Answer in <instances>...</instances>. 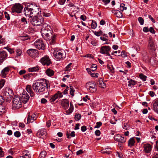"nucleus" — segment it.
I'll return each mask as SVG.
<instances>
[{
	"instance_id": "16",
	"label": "nucleus",
	"mask_w": 158,
	"mask_h": 158,
	"mask_svg": "<svg viewBox=\"0 0 158 158\" xmlns=\"http://www.w3.org/2000/svg\"><path fill=\"white\" fill-rule=\"evenodd\" d=\"M23 103L25 104L28 101L29 96L26 91L23 92L21 97Z\"/></svg>"
},
{
	"instance_id": "24",
	"label": "nucleus",
	"mask_w": 158,
	"mask_h": 158,
	"mask_svg": "<svg viewBox=\"0 0 158 158\" xmlns=\"http://www.w3.org/2000/svg\"><path fill=\"white\" fill-rule=\"evenodd\" d=\"M36 119V115L35 114H33L31 116L29 114L28 115V117L27 118V123L28 122L32 123Z\"/></svg>"
},
{
	"instance_id": "28",
	"label": "nucleus",
	"mask_w": 158,
	"mask_h": 158,
	"mask_svg": "<svg viewBox=\"0 0 158 158\" xmlns=\"http://www.w3.org/2000/svg\"><path fill=\"white\" fill-rule=\"evenodd\" d=\"M153 110L158 113V99H157L153 104Z\"/></svg>"
},
{
	"instance_id": "42",
	"label": "nucleus",
	"mask_w": 158,
	"mask_h": 158,
	"mask_svg": "<svg viewBox=\"0 0 158 158\" xmlns=\"http://www.w3.org/2000/svg\"><path fill=\"white\" fill-rule=\"evenodd\" d=\"M5 83V80L4 79H2L0 81V89L3 86Z\"/></svg>"
},
{
	"instance_id": "11",
	"label": "nucleus",
	"mask_w": 158,
	"mask_h": 158,
	"mask_svg": "<svg viewBox=\"0 0 158 158\" xmlns=\"http://www.w3.org/2000/svg\"><path fill=\"white\" fill-rule=\"evenodd\" d=\"M34 46L35 47L39 49L44 50L45 49V46L43 41L40 39H37L34 43Z\"/></svg>"
},
{
	"instance_id": "30",
	"label": "nucleus",
	"mask_w": 158,
	"mask_h": 158,
	"mask_svg": "<svg viewBox=\"0 0 158 158\" xmlns=\"http://www.w3.org/2000/svg\"><path fill=\"white\" fill-rule=\"evenodd\" d=\"M135 141L134 138L133 137L130 139L128 142V146L130 147L134 146Z\"/></svg>"
},
{
	"instance_id": "31",
	"label": "nucleus",
	"mask_w": 158,
	"mask_h": 158,
	"mask_svg": "<svg viewBox=\"0 0 158 158\" xmlns=\"http://www.w3.org/2000/svg\"><path fill=\"white\" fill-rule=\"evenodd\" d=\"M46 73L48 76L50 77H51L54 74V71L50 69H48L46 70Z\"/></svg>"
},
{
	"instance_id": "12",
	"label": "nucleus",
	"mask_w": 158,
	"mask_h": 158,
	"mask_svg": "<svg viewBox=\"0 0 158 158\" xmlns=\"http://www.w3.org/2000/svg\"><path fill=\"white\" fill-rule=\"evenodd\" d=\"M30 4L26 6L24 9L23 12L24 14L26 16L32 17V14L31 8L30 7Z\"/></svg>"
},
{
	"instance_id": "62",
	"label": "nucleus",
	"mask_w": 158,
	"mask_h": 158,
	"mask_svg": "<svg viewBox=\"0 0 158 158\" xmlns=\"http://www.w3.org/2000/svg\"><path fill=\"white\" fill-rule=\"evenodd\" d=\"M110 0H102V2L104 3L105 5H106L108 3H109L110 2Z\"/></svg>"
},
{
	"instance_id": "17",
	"label": "nucleus",
	"mask_w": 158,
	"mask_h": 158,
	"mask_svg": "<svg viewBox=\"0 0 158 158\" xmlns=\"http://www.w3.org/2000/svg\"><path fill=\"white\" fill-rule=\"evenodd\" d=\"M38 136L40 138H43L47 135V132L45 129H40L37 132Z\"/></svg>"
},
{
	"instance_id": "59",
	"label": "nucleus",
	"mask_w": 158,
	"mask_h": 158,
	"mask_svg": "<svg viewBox=\"0 0 158 158\" xmlns=\"http://www.w3.org/2000/svg\"><path fill=\"white\" fill-rule=\"evenodd\" d=\"M81 129L82 132H84L86 130V127L85 126H83L81 127Z\"/></svg>"
},
{
	"instance_id": "50",
	"label": "nucleus",
	"mask_w": 158,
	"mask_h": 158,
	"mask_svg": "<svg viewBox=\"0 0 158 158\" xmlns=\"http://www.w3.org/2000/svg\"><path fill=\"white\" fill-rule=\"evenodd\" d=\"M71 89V87H70V86L69 87H68L67 86L66 87V88L63 91V93L64 94H67L68 91L69 90Z\"/></svg>"
},
{
	"instance_id": "3",
	"label": "nucleus",
	"mask_w": 158,
	"mask_h": 158,
	"mask_svg": "<svg viewBox=\"0 0 158 158\" xmlns=\"http://www.w3.org/2000/svg\"><path fill=\"white\" fill-rule=\"evenodd\" d=\"M3 95L7 101H10L14 95L13 90L9 87H6L3 89Z\"/></svg>"
},
{
	"instance_id": "27",
	"label": "nucleus",
	"mask_w": 158,
	"mask_h": 158,
	"mask_svg": "<svg viewBox=\"0 0 158 158\" xmlns=\"http://www.w3.org/2000/svg\"><path fill=\"white\" fill-rule=\"evenodd\" d=\"M22 156L26 158H31V155L30 152L27 150L23 151L22 153Z\"/></svg>"
},
{
	"instance_id": "25",
	"label": "nucleus",
	"mask_w": 158,
	"mask_h": 158,
	"mask_svg": "<svg viewBox=\"0 0 158 158\" xmlns=\"http://www.w3.org/2000/svg\"><path fill=\"white\" fill-rule=\"evenodd\" d=\"M27 91L30 94L31 97H33L35 95L34 92L32 91L31 86V85H27L26 89Z\"/></svg>"
},
{
	"instance_id": "40",
	"label": "nucleus",
	"mask_w": 158,
	"mask_h": 158,
	"mask_svg": "<svg viewBox=\"0 0 158 158\" xmlns=\"http://www.w3.org/2000/svg\"><path fill=\"white\" fill-rule=\"evenodd\" d=\"M140 78L143 80V81H145L146 80L147 76L144 75L143 74H140L139 75Z\"/></svg>"
},
{
	"instance_id": "33",
	"label": "nucleus",
	"mask_w": 158,
	"mask_h": 158,
	"mask_svg": "<svg viewBox=\"0 0 158 158\" xmlns=\"http://www.w3.org/2000/svg\"><path fill=\"white\" fill-rule=\"evenodd\" d=\"M6 109L5 107L2 105H0V115H1L6 112Z\"/></svg>"
},
{
	"instance_id": "38",
	"label": "nucleus",
	"mask_w": 158,
	"mask_h": 158,
	"mask_svg": "<svg viewBox=\"0 0 158 158\" xmlns=\"http://www.w3.org/2000/svg\"><path fill=\"white\" fill-rule=\"evenodd\" d=\"M73 110V106H72L71 103H70V106L69 110L66 111V113L68 114L71 113Z\"/></svg>"
},
{
	"instance_id": "13",
	"label": "nucleus",
	"mask_w": 158,
	"mask_h": 158,
	"mask_svg": "<svg viewBox=\"0 0 158 158\" xmlns=\"http://www.w3.org/2000/svg\"><path fill=\"white\" fill-rule=\"evenodd\" d=\"M41 63L44 65H49L51 63L49 57L47 56L43 57L40 60Z\"/></svg>"
},
{
	"instance_id": "14",
	"label": "nucleus",
	"mask_w": 158,
	"mask_h": 158,
	"mask_svg": "<svg viewBox=\"0 0 158 158\" xmlns=\"http://www.w3.org/2000/svg\"><path fill=\"white\" fill-rule=\"evenodd\" d=\"M27 54L32 57H36L38 55V51L35 49H30L27 51Z\"/></svg>"
},
{
	"instance_id": "23",
	"label": "nucleus",
	"mask_w": 158,
	"mask_h": 158,
	"mask_svg": "<svg viewBox=\"0 0 158 158\" xmlns=\"http://www.w3.org/2000/svg\"><path fill=\"white\" fill-rule=\"evenodd\" d=\"M143 147L144 148V150L146 153H150L152 150V146L149 144H144Z\"/></svg>"
},
{
	"instance_id": "21",
	"label": "nucleus",
	"mask_w": 158,
	"mask_h": 158,
	"mask_svg": "<svg viewBox=\"0 0 158 158\" xmlns=\"http://www.w3.org/2000/svg\"><path fill=\"white\" fill-rule=\"evenodd\" d=\"M69 102L68 99H63L61 100V104L63 108L66 110L68 108L69 106Z\"/></svg>"
},
{
	"instance_id": "8",
	"label": "nucleus",
	"mask_w": 158,
	"mask_h": 158,
	"mask_svg": "<svg viewBox=\"0 0 158 158\" xmlns=\"http://www.w3.org/2000/svg\"><path fill=\"white\" fill-rule=\"evenodd\" d=\"M30 6L31 8V10L32 16L35 15L36 16L37 15L41 14L40 9L38 6L32 4H31Z\"/></svg>"
},
{
	"instance_id": "47",
	"label": "nucleus",
	"mask_w": 158,
	"mask_h": 158,
	"mask_svg": "<svg viewBox=\"0 0 158 158\" xmlns=\"http://www.w3.org/2000/svg\"><path fill=\"white\" fill-rule=\"evenodd\" d=\"M97 66L95 64H93L92 65L91 68V70L92 71H94L96 70L97 69Z\"/></svg>"
},
{
	"instance_id": "35",
	"label": "nucleus",
	"mask_w": 158,
	"mask_h": 158,
	"mask_svg": "<svg viewBox=\"0 0 158 158\" xmlns=\"http://www.w3.org/2000/svg\"><path fill=\"white\" fill-rule=\"evenodd\" d=\"M125 5L124 3H121L120 5V10L123 11L124 10H126L127 9L126 7L125 6Z\"/></svg>"
},
{
	"instance_id": "22",
	"label": "nucleus",
	"mask_w": 158,
	"mask_h": 158,
	"mask_svg": "<svg viewBox=\"0 0 158 158\" xmlns=\"http://www.w3.org/2000/svg\"><path fill=\"white\" fill-rule=\"evenodd\" d=\"M10 70V68L9 67H7L5 68L1 71L0 75L2 77H5L6 75L8 73Z\"/></svg>"
},
{
	"instance_id": "53",
	"label": "nucleus",
	"mask_w": 158,
	"mask_h": 158,
	"mask_svg": "<svg viewBox=\"0 0 158 158\" xmlns=\"http://www.w3.org/2000/svg\"><path fill=\"white\" fill-rule=\"evenodd\" d=\"M101 152L102 153H106L108 154H110L111 152L110 151H108L106 149H105L104 150H102Z\"/></svg>"
},
{
	"instance_id": "9",
	"label": "nucleus",
	"mask_w": 158,
	"mask_h": 158,
	"mask_svg": "<svg viewBox=\"0 0 158 158\" xmlns=\"http://www.w3.org/2000/svg\"><path fill=\"white\" fill-rule=\"evenodd\" d=\"M23 7L19 3L15 4L12 7L11 10L13 12L20 13L22 12Z\"/></svg>"
},
{
	"instance_id": "20",
	"label": "nucleus",
	"mask_w": 158,
	"mask_h": 158,
	"mask_svg": "<svg viewBox=\"0 0 158 158\" xmlns=\"http://www.w3.org/2000/svg\"><path fill=\"white\" fill-rule=\"evenodd\" d=\"M114 138L115 141L121 143H124L126 141V138L122 137L119 134L115 135Z\"/></svg>"
},
{
	"instance_id": "5",
	"label": "nucleus",
	"mask_w": 158,
	"mask_h": 158,
	"mask_svg": "<svg viewBox=\"0 0 158 158\" xmlns=\"http://www.w3.org/2000/svg\"><path fill=\"white\" fill-rule=\"evenodd\" d=\"M22 102L20 97L15 96L12 101V108L14 109H18L22 107Z\"/></svg>"
},
{
	"instance_id": "36",
	"label": "nucleus",
	"mask_w": 158,
	"mask_h": 158,
	"mask_svg": "<svg viewBox=\"0 0 158 158\" xmlns=\"http://www.w3.org/2000/svg\"><path fill=\"white\" fill-rule=\"evenodd\" d=\"M107 68L109 69L110 71L112 73H113L114 72V68L113 66L111 64H108L107 66Z\"/></svg>"
},
{
	"instance_id": "2",
	"label": "nucleus",
	"mask_w": 158,
	"mask_h": 158,
	"mask_svg": "<svg viewBox=\"0 0 158 158\" xmlns=\"http://www.w3.org/2000/svg\"><path fill=\"white\" fill-rule=\"evenodd\" d=\"M50 26L46 23H44L41 29V32L42 37L46 40H48L52 37L51 30L49 29Z\"/></svg>"
},
{
	"instance_id": "32",
	"label": "nucleus",
	"mask_w": 158,
	"mask_h": 158,
	"mask_svg": "<svg viewBox=\"0 0 158 158\" xmlns=\"http://www.w3.org/2000/svg\"><path fill=\"white\" fill-rule=\"evenodd\" d=\"M39 70V67L38 66L29 68L28 70L30 72H36Z\"/></svg>"
},
{
	"instance_id": "52",
	"label": "nucleus",
	"mask_w": 158,
	"mask_h": 158,
	"mask_svg": "<svg viewBox=\"0 0 158 158\" xmlns=\"http://www.w3.org/2000/svg\"><path fill=\"white\" fill-rule=\"evenodd\" d=\"M4 14H5V17L6 18L7 20H9L10 19L9 15L6 11L4 12Z\"/></svg>"
},
{
	"instance_id": "6",
	"label": "nucleus",
	"mask_w": 158,
	"mask_h": 158,
	"mask_svg": "<svg viewBox=\"0 0 158 158\" xmlns=\"http://www.w3.org/2000/svg\"><path fill=\"white\" fill-rule=\"evenodd\" d=\"M86 87L87 91L91 93H94L97 90V86L95 82L93 81H89L86 83Z\"/></svg>"
},
{
	"instance_id": "56",
	"label": "nucleus",
	"mask_w": 158,
	"mask_h": 158,
	"mask_svg": "<svg viewBox=\"0 0 158 158\" xmlns=\"http://www.w3.org/2000/svg\"><path fill=\"white\" fill-rule=\"evenodd\" d=\"M95 134L96 135L99 136L101 134V132L99 130H97L95 131Z\"/></svg>"
},
{
	"instance_id": "54",
	"label": "nucleus",
	"mask_w": 158,
	"mask_h": 158,
	"mask_svg": "<svg viewBox=\"0 0 158 158\" xmlns=\"http://www.w3.org/2000/svg\"><path fill=\"white\" fill-rule=\"evenodd\" d=\"M4 152L2 151V148L0 147V157H2L4 156Z\"/></svg>"
},
{
	"instance_id": "41",
	"label": "nucleus",
	"mask_w": 158,
	"mask_h": 158,
	"mask_svg": "<svg viewBox=\"0 0 158 158\" xmlns=\"http://www.w3.org/2000/svg\"><path fill=\"white\" fill-rule=\"evenodd\" d=\"M47 153L45 151H43L40 153V158H44L46 155Z\"/></svg>"
},
{
	"instance_id": "64",
	"label": "nucleus",
	"mask_w": 158,
	"mask_h": 158,
	"mask_svg": "<svg viewBox=\"0 0 158 158\" xmlns=\"http://www.w3.org/2000/svg\"><path fill=\"white\" fill-rule=\"evenodd\" d=\"M149 94L152 97H153L155 95V93L152 91H150L149 93Z\"/></svg>"
},
{
	"instance_id": "60",
	"label": "nucleus",
	"mask_w": 158,
	"mask_h": 158,
	"mask_svg": "<svg viewBox=\"0 0 158 158\" xmlns=\"http://www.w3.org/2000/svg\"><path fill=\"white\" fill-rule=\"evenodd\" d=\"M66 0H59V3L60 4L63 5L64 4Z\"/></svg>"
},
{
	"instance_id": "55",
	"label": "nucleus",
	"mask_w": 158,
	"mask_h": 158,
	"mask_svg": "<svg viewBox=\"0 0 158 158\" xmlns=\"http://www.w3.org/2000/svg\"><path fill=\"white\" fill-rule=\"evenodd\" d=\"M20 133L18 131H17L15 132L14 135L15 136L17 137H19L20 136Z\"/></svg>"
},
{
	"instance_id": "29",
	"label": "nucleus",
	"mask_w": 158,
	"mask_h": 158,
	"mask_svg": "<svg viewBox=\"0 0 158 158\" xmlns=\"http://www.w3.org/2000/svg\"><path fill=\"white\" fill-rule=\"evenodd\" d=\"M113 13L118 18H121L123 17V15L122 13L119 10H114Z\"/></svg>"
},
{
	"instance_id": "15",
	"label": "nucleus",
	"mask_w": 158,
	"mask_h": 158,
	"mask_svg": "<svg viewBox=\"0 0 158 158\" xmlns=\"http://www.w3.org/2000/svg\"><path fill=\"white\" fill-rule=\"evenodd\" d=\"M63 97L62 93L60 91H58L56 93L52 96L50 100L51 102H53L58 98H60Z\"/></svg>"
},
{
	"instance_id": "7",
	"label": "nucleus",
	"mask_w": 158,
	"mask_h": 158,
	"mask_svg": "<svg viewBox=\"0 0 158 158\" xmlns=\"http://www.w3.org/2000/svg\"><path fill=\"white\" fill-rule=\"evenodd\" d=\"M53 55L57 60H62L64 57V52L61 50L55 49L54 50Z\"/></svg>"
},
{
	"instance_id": "37",
	"label": "nucleus",
	"mask_w": 158,
	"mask_h": 158,
	"mask_svg": "<svg viewBox=\"0 0 158 158\" xmlns=\"http://www.w3.org/2000/svg\"><path fill=\"white\" fill-rule=\"evenodd\" d=\"M128 86H131V85H134L136 84L135 81L132 79H131L130 81L128 82Z\"/></svg>"
},
{
	"instance_id": "39",
	"label": "nucleus",
	"mask_w": 158,
	"mask_h": 158,
	"mask_svg": "<svg viewBox=\"0 0 158 158\" xmlns=\"http://www.w3.org/2000/svg\"><path fill=\"white\" fill-rule=\"evenodd\" d=\"M97 27V24L96 22L94 21L93 20L92 21V23L91 24V27L92 29H95Z\"/></svg>"
},
{
	"instance_id": "43",
	"label": "nucleus",
	"mask_w": 158,
	"mask_h": 158,
	"mask_svg": "<svg viewBox=\"0 0 158 158\" xmlns=\"http://www.w3.org/2000/svg\"><path fill=\"white\" fill-rule=\"evenodd\" d=\"M81 115L79 114H76L75 115V119L77 121H78L81 118Z\"/></svg>"
},
{
	"instance_id": "10",
	"label": "nucleus",
	"mask_w": 158,
	"mask_h": 158,
	"mask_svg": "<svg viewBox=\"0 0 158 158\" xmlns=\"http://www.w3.org/2000/svg\"><path fill=\"white\" fill-rule=\"evenodd\" d=\"M110 48L109 46H103L101 47L100 50V52L101 54H106L107 56H109L111 59L112 56H110L108 52L110 50Z\"/></svg>"
},
{
	"instance_id": "46",
	"label": "nucleus",
	"mask_w": 158,
	"mask_h": 158,
	"mask_svg": "<svg viewBox=\"0 0 158 158\" xmlns=\"http://www.w3.org/2000/svg\"><path fill=\"white\" fill-rule=\"evenodd\" d=\"M96 125L95 126L94 128H98L101 126L102 123V122H99L96 123Z\"/></svg>"
},
{
	"instance_id": "19",
	"label": "nucleus",
	"mask_w": 158,
	"mask_h": 158,
	"mask_svg": "<svg viewBox=\"0 0 158 158\" xmlns=\"http://www.w3.org/2000/svg\"><path fill=\"white\" fill-rule=\"evenodd\" d=\"M148 48L150 50H156L154 41L152 38H149Z\"/></svg>"
},
{
	"instance_id": "45",
	"label": "nucleus",
	"mask_w": 158,
	"mask_h": 158,
	"mask_svg": "<svg viewBox=\"0 0 158 158\" xmlns=\"http://www.w3.org/2000/svg\"><path fill=\"white\" fill-rule=\"evenodd\" d=\"M21 22L23 24H27V21L26 19L24 17H23L21 19Z\"/></svg>"
},
{
	"instance_id": "48",
	"label": "nucleus",
	"mask_w": 158,
	"mask_h": 158,
	"mask_svg": "<svg viewBox=\"0 0 158 158\" xmlns=\"http://www.w3.org/2000/svg\"><path fill=\"white\" fill-rule=\"evenodd\" d=\"M71 89H70V94L72 96H73L74 95V92L75 90H74L73 88L70 85Z\"/></svg>"
},
{
	"instance_id": "57",
	"label": "nucleus",
	"mask_w": 158,
	"mask_h": 158,
	"mask_svg": "<svg viewBox=\"0 0 158 158\" xmlns=\"http://www.w3.org/2000/svg\"><path fill=\"white\" fill-rule=\"evenodd\" d=\"M90 75H91V77H98V74L97 73H91Z\"/></svg>"
},
{
	"instance_id": "4",
	"label": "nucleus",
	"mask_w": 158,
	"mask_h": 158,
	"mask_svg": "<svg viewBox=\"0 0 158 158\" xmlns=\"http://www.w3.org/2000/svg\"><path fill=\"white\" fill-rule=\"evenodd\" d=\"M44 19L41 15L34 16L31 20V23L34 26H38L44 23Z\"/></svg>"
},
{
	"instance_id": "61",
	"label": "nucleus",
	"mask_w": 158,
	"mask_h": 158,
	"mask_svg": "<svg viewBox=\"0 0 158 158\" xmlns=\"http://www.w3.org/2000/svg\"><path fill=\"white\" fill-rule=\"evenodd\" d=\"M149 31L152 33L155 34V31L152 27H151L149 28Z\"/></svg>"
},
{
	"instance_id": "34",
	"label": "nucleus",
	"mask_w": 158,
	"mask_h": 158,
	"mask_svg": "<svg viewBox=\"0 0 158 158\" xmlns=\"http://www.w3.org/2000/svg\"><path fill=\"white\" fill-rule=\"evenodd\" d=\"M16 57H18L21 56L22 54V50L20 49H17L16 51Z\"/></svg>"
},
{
	"instance_id": "51",
	"label": "nucleus",
	"mask_w": 158,
	"mask_h": 158,
	"mask_svg": "<svg viewBox=\"0 0 158 158\" xmlns=\"http://www.w3.org/2000/svg\"><path fill=\"white\" fill-rule=\"evenodd\" d=\"M129 126L127 123H125L123 126V128L126 130L129 129Z\"/></svg>"
},
{
	"instance_id": "63",
	"label": "nucleus",
	"mask_w": 158,
	"mask_h": 158,
	"mask_svg": "<svg viewBox=\"0 0 158 158\" xmlns=\"http://www.w3.org/2000/svg\"><path fill=\"white\" fill-rule=\"evenodd\" d=\"M47 102V100L44 98H42L41 100V102L42 103H45Z\"/></svg>"
},
{
	"instance_id": "44",
	"label": "nucleus",
	"mask_w": 158,
	"mask_h": 158,
	"mask_svg": "<svg viewBox=\"0 0 158 158\" xmlns=\"http://www.w3.org/2000/svg\"><path fill=\"white\" fill-rule=\"evenodd\" d=\"M4 48L6 49L10 53L12 54L14 53V51L13 49L9 48L8 47H4Z\"/></svg>"
},
{
	"instance_id": "18",
	"label": "nucleus",
	"mask_w": 158,
	"mask_h": 158,
	"mask_svg": "<svg viewBox=\"0 0 158 158\" xmlns=\"http://www.w3.org/2000/svg\"><path fill=\"white\" fill-rule=\"evenodd\" d=\"M8 56L6 52L2 51L0 52V64H2L4 61L6 59Z\"/></svg>"
},
{
	"instance_id": "49",
	"label": "nucleus",
	"mask_w": 158,
	"mask_h": 158,
	"mask_svg": "<svg viewBox=\"0 0 158 158\" xmlns=\"http://www.w3.org/2000/svg\"><path fill=\"white\" fill-rule=\"evenodd\" d=\"M138 21L141 25H143L144 23V20L141 17H139L138 18Z\"/></svg>"
},
{
	"instance_id": "26",
	"label": "nucleus",
	"mask_w": 158,
	"mask_h": 158,
	"mask_svg": "<svg viewBox=\"0 0 158 158\" xmlns=\"http://www.w3.org/2000/svg\"><path fill=\"white\" fill-rule=\"evenodd\" d=\"M98 82L99 87L103 89L106 87V85L103 82L102 78L99 79Z\"/></svg>"
},
{
	"instance_id": "1",
	"label": "nucleus",
	"mask_w": 158,
	"mask_h": 158,
	"mask_svg": "<svg viewBox=\"0 0 158 158\" xmlns=\"http://www.w3.org/2000/svg\"><path fill=\"white\" fill-rule=\"evenodd\" d=\"M32 88L35 92L40 93L44 91L46 88H49V86L45 79H42L34 83Z\"/></svg>"
},
{
	"instance_id": "58",
	"label": "nucleus",
	"mask_w": 158,
	"mask_h": 158,
	"mask_svg": "<svg viewBox=\"0 0 158 158\" xmlns=\"http://www.w3.org/2000/svg\"><path fill=\"white\" fill-rule=\"evenodd\" d=\"M2 36L0 35V44H3L5 42V40L4 39L2 38Z\"/></svg>"
}]
</instances>
